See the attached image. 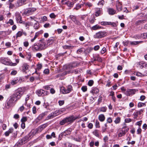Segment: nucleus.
Masks as SVG:
<instances>
[{"mask_svg":"<svg viewBox=\"0 0 147 147\" xmlns=\"http://www.w3.org/2000/svg\"><path fill=\"white\" fill-rule=\"evenodd\" d=\"M141 37L143 38H147L146 33H144L141 34Z\"/></svg>","mask_w":147,"mask_h":147,"instance_id":"nucleus-44","label":"nucleus"},{"mask_svg":"<svg viewBox=\"0 0 147 147\" xmlns=\"http://www.w3.org/2000/svg\"><path fill=\"white\" fill-rule=\"evenodd\" d=\"M24 144H25V143L24 142H23V140L22 139L18 141L17 143L16 144L15 146V147H16L17 146H19L21 145Z\"/></svg>","mask_w":147,"mask_h":147,"instance_id":"nucleus-26","label":"nucleus"},{"mask_svg":"<svg viewBox=\"0 0 147 147\" xmlns=\"http://www.w3.org/2000/svg\"><path fill=\"white\" fill-rule=\"evenodd\" d=\"M39 23L38 22H37L34 24L33 27L35 29H37L39 27Z\"/></svg>","mask_w":147,"mask_h":147,"instance_id":"nucleus-34","label":"nucleus"},{"mask_svg":"<svg viewBox=\"0 0 147 147\" xmlns=\"http://www.w3.org/2000/svg\"><path fill=\"white\" fill-rule=\"evenodd\" d=\"M24 24L25 26L26 27L28 28L29 26L30 25V24L29 23H26L24 21L22 22V23Z\"/></svg>","mask_w":147,"mask_h":147,"instance_id":"nucleus-49","label":"nucleus"},{"mask_svg":"<svg viewBox=\"0 0 147 147\" xmlns=\"http://www.w3.org/2000/svg\"><path fill=\"white\" fill-rule=\"evenodd\" d=\"M123 43L124 45L125 46H127L129 43H130V42L128 41H123Z\"/></svg>","mask_w":147,"mask_h":147,"instance_id":"nucleus-51","label":"nucleus"},{"mask_svg":"<svg viewBox=\"0 0 147 147\" xmlns=\"http://www.w3.org/2000/svg\"><path fill=\"white\" fill-rule=\"evenodd\" d=\"M93 59L94 61H102V59L98 54L94 56Z\"/></svg>","mask_w":147,"mask_h":147,"instance_id":"nucleus-22","label":"nucleus"},{"mask_svg":"<svg viewBox=\"0 0 147 147\" xmlns=\"http://www.w3.org/2000/svg\"><path fill=\"white\" fill-rule=\"evenodd\" d=\"M129 129L127 126H124L122 128L121 131L118 134V137H121L124 135L128 131Z\"/></svg>","mask_w":147,"mask_h":147,"instance_id":"nucleus-10","label":"nucleus"},{"mask_svg":"<svg viewBox=\"0 0 147 147\" xmlns=\"http://www.w3.org/2000/svg\"><path fill=\"white\" fill-rule=\"evenodd\" d=\"M46 48V43L44 39L40 40L39 43L35 44L33 49L36 51H41L45 50Z\"/></svg>","mask_w":147,"mask_h":147,"instance_id":"nucleus-1","label":"nucleus"},{"mask_svg":"<svg viewBox=\"0 0 147 147\" xmlns=\"http://www.w3.org/2000/svg\"><path fill=\"white\" fill-rule=\"evenodd\" d=\"M32 57V55L30 53H28L27 54V58L29 61L30 60V59Z\"/></svg>","mask_w":147,"mask_h":147,"instance_id":"nucleus-43","label":"nucleus"},{"mask_svg":"<svg viewBox=\"0 0 147 147\" xmlns=\"http://www.w3.org/2000/svg\"><path fill=\"white\" fill-rule=\"evenodd\" d=\"M94 82L92 80H90L88 82V84L90 86H91L93 85Z\"/></svg>","mask_w":147,"mask_h":147,"instance_id":"nucleus-53","label":"nucleus"},{"mask_svg":"<svg viewBox=\"0 0 147 147\" xmlns=\"http://www.w3.org/2000/svg\"><path fill=\"white\" fill-rule=\"evenodd\" d=\"M107 110V108L105 107H102L100 108V111L102 112H105Z\"/></svg>","mask_w":147,"mask_h":147,"instance_id":"nucleus-46","label":"nucleus"},{"mask_svg":"<svg viewBox=\"0 0 147 147\" xmlns=\"http://www.w3.org/2000/svg\"><path fill=\"white\" fill-rule=\"evenodd\" d=\"M138 90L135 89H128L125 92V94L127 96H130L134 94Z\"/></svg>","mask_w":147,"mask_h":147,"instance_id":"nucleus-8","label":"nucleus"},{"mask_svg":"<svg viewBox=\"0 0 147 147\" xmlns=\"http://www.w3.org/2000/svg\"><path fill=\"white\" fill-rule=\"evenodd\" d=\"M73 90L71 86L69 85L65 88L64 87H61L60 88V91L63 94H66L70 92Z\"/></svg>","mask_w":147,"mask_h":147,"instance_id":"nucleus-4","label":"nucleus"},{"mask_svg":"<svg viewBox=\"0 0 147 147\" xmlns=\"http://www.w3.org/2000/svg\"><path fill=\"white\" fill-rule=\"evenodd\" d=\"M131 119L130 118H127L125 119V122L126 123H128L131 121Z\"/></svg>","mask_w":147,"mask_h":147,"instance_id":"nucleus-63","label":"nucleus"},{"mask_svg":"<svg viewBox=\"0 0 147 147\" xmlns=\"http://www.w3.org/2000/svg\"><path fill=\"white\" fill-rule=\"evenodd\" d=\"M83 5V4L79 5V4H78L75 8L76 10H78Z\"/></svg>","mask_w":147,"mask_h":147,"instance_id":"nucleus-54","label":"nucleus"},{"mask_svg":"<svg viewBox=\"0 0 147 147\" xmlns=\"http://www.w3.org/2000/svg\"><path fill=\"white\" fill-rule=\"evenodd\" d=\"M100 28H101V27L99 26L98 24L93 26L91 28V29L94 30H96Z\"/></svg>","mask_w":147,"mask_h":147,"instance_id":"nucleus-24","label":"nucleus"},{"mask_svg":"<svg viewBox=\"0 0 147 147\" xmlns=\"http://www.w3.org/2000/svg\"><path fill=\"white\" fill-rule=\"evenodd\" d=\"M27 121V118L26 117H23L21 119L22 123H24Z\"/></svg>","mask_w":147,"mask_h":147,"instance_id":"nucleus-48","label":"nucleus"},{"mask_svg":"<svg viewBox=\"0 0 147 147\" xmlns=\"http://www.w3.org/2000/svg\"><path fill=\"white\" fill-rule=\"evenodd\" d=\"M32 112L34 114H35L36 112V108L35 106H34L32 108Z\"/></svg>","mask_w":147,"mask_h":147,"instance_id":"nucleus-61","label":"nucleus"},{"mask_svg":"<svg viewBox=\"0 0 147 147\" xmlns=\"http://www.w3.org/2000/svg\"><path fill=\"white\" fill-rule=\"evenodd\" d=\"M22 70L23 71L27 73L29 71V65L26 63H24L22 65Z\"/></svg>","mask_w":147,"mask_h":147,"instance_id":"nucleus-15","label":"nucleus"},{"mask_svg":"<svg viewBox=\"0 0 147 147\" xmlns=\"http://www.w3.org/2000/svg\"><path fill=\"white\" fill-rule=\"evenodd\" d=\"M146 22V20H138L136 21L135 23V24L136 25H138L141 24L145 23Z\"/></svg>","mask_w":147,"mask_h":147,"instance_id":"nucleus-21","label":"nucleus"},{"mask_svg":"<svg viewBox=\"0 0 147 147\" xmlns=\"http://www.w3.org/2000/svg\"><path fill=\"white\" fill-rule=\"evenodd\" d=\"M9 7L10 9H13L14 7V5L12 3H9Z\"/></svg>","mask_w":147,"mask_h":147,"instance_id":"nucleus-56","label":"nucleus"},{"mask_svg":"<svg viewBox=\"0 0 147 147\" xmlns=\"http://www.w3.org/2000/svg\"><path fill=\"white\" fill-rule=\"evenodd\" d=\"M57 111H56L53 113H51L46 118V120H48L49 119L53 118L55 117L54 115L57 114Z\"/></svg>","mask_w":147,"mask_h":147,"instance_id":"nucleus-18","label":"nucleus"},{"mask_svg":"<svg viewBox=\"0 0 147 147\" xmlns=\"http://www.w3.org/2000/svg\"><path fill=\"white\" fill-rule=\"evenodd\" d=\"M47 125H48L47 123L44 124L40 126L39 127V129L40 131H41L47 127Z\"/></svg>","mask_w":147,"mask_h":147,"instance_id":"nucleus-27","label":"nucleus"},{"mask_svg":"<svg viewBox=\"0 0 147 147\" xmlns=\"http://www.w3.org/2000/svg\"><path fill=\"white\" fill-rule=\"evenodd\" d=\"M39 34L38 33H36L34 37V38L31 40V41L32 42H33L34 40L36 39L37 37L38 36Z\"/></svg>","mask_w":147,"mask_h":147,"instance_id":"nucleus-39","label":"nucleus"},{"mask_svg":"<svg viewBox=\"0 0 147 147\" xmlns=\"http://www.w3.org/2000/svg\"><path fill=\"white\" fill-rule=\"evenodd\" d=\"M105 4V1L102 0L99 1L98 3V5L100 6H102Z\"/></svg>","mask_w":147,"mask_h":147,"instance_id":"nucleus-41","label":"nucleus"},{"mask_svg":"<svg viewBox=\"0 0 147 147\" xmlns=\"http://www.w3.org/2000/svg\"><path fill=\"white\" fill-rule=\"evenodd\" d=\"M98 119L99 120L101 121H104L105 119V117L103 114H100L98 116Z\"/></svg>","mask_w":147,"mask_h":147,"instance_id":"nucleus-25","label":"nucleus"},{"mask_svg":"<svg viewBox=\"0 0 147 147\" xmlns=\"http://www.w3.org/2000/svg\"><path fill=\"white\" fill-rule=\"evenodd\" d=\"M95 20V17L93 16L92 18L89 19V20L90 23L93 24Z\"/></svg>","mask_w":147,"mask_h":147,"instance_id":"nucleus-40","label":"nucleus"},{"mask_svg":"<svg viewBox=\"0 0 147 147\" xmlns=\"http://www.w3.org/2000/svg\"><path fill=\"white\" fill-rule=\"evenodd\" d=\"M69 18L71 20L74 22L77 20L76 17L72 15H70L69 16Z\"/></svg>","mask_w":147,"mask_h":147,"instance_id":"nucleus-33","label":"nucleus"},{"mask_svg":"<svg viewBox=\"0 0 147 147\" xmlns=\"http://www.w3.org/2000/svg\"><path fill=\"white\" fill-rule=\"evenodd\" d=\"M107 11L109 15H112L116 13V11L112 8H108L107 9Z\"/></svg>","mask_w":147,"mask_h":147,"instance_id":"nucleus-19","label":"nucleus"},{"mask_svg":"<svg viewBox=\"0 0 147 147\" xmlns=\"http://www.w3.org/2000/svg\"><path fill=\"white\" fill-rule=\"evenodd\" d=\"M109 22H102L100 24L102 26L109 25Z\"/></svg>","mask_w":147,"mask_h":147,"instance_id":"nucleus-38","label":"nucleus"},{"mask_svg":"<svg viewBox=\"0 0 147 147\" xmlns=\"http://www.w3.org/2000/svg\"><path fill=\"white\" fill-rule=\"evenodd\" d=\"M45 114L44 113H42L40 114L36 119V122H38L39 121L42 119L45 116Z\"/></svg>","mask_w":147,"mask_h":147,"instance_id":"nucleus-23","label":"nucleus"},{"mask_svg":"<svg viewBox=\"0 0 147 147\" xmlns=\"http://www.w3.org/2000/svg\"><path fill=\"white\" fill-rule=\"evenodd\" d=\"M144 109H141L139 111H138L136 112L137 114L138 115H140L143 112Z\"/></svg>","mask_w":147,"mask_h":147,"instance_id":"nucleus-57","label":"nucleus"},{"mask_svg":"<svg viewBox=\"0 0 147 147\" xmlns=\"http://www.w3.org/2000/svg\"><path fill=\"white\" fill-rule=\"evenodd\" d=\"M24 93V92L23 91L19 88L15 92L11 95L10 97L16 102L18 100L21 98Z\"/></svg>","mask_w":147,"mask_h":147,"instance_id":"nucleus-2","label":"nucleus"},{"mask_svg":"<svg viewBox=\"0 0 147 147\" xmlns=\"http://www.w3.org/2000/svg\"><path fill=\"white\" fill-rule=\"evenodd\" d=\"M30 137V136L28 135L25 136L22 138L23 140V142H24L25 143L27 142L28 141Z\"/></svg>","mask_w":147,"mask_h":147,"instance_id":"nucleus-28","label":"nucleus"},{"mask_svg":"<svg viewBox=\"0 0 147 147\" xmlns=\"http://www.w3.org/2000/svg\"><path fill=\"white\" fill-rule=\"evenodd\" d=\"M110 25L113 27H116L117 26V25L115 23L109 22V25Z\"/></svg>","mask_w":147,"mask_h":147,"instance_id":"nucleus-42","label":"nucleus"},{"mask_svg":"<svg viewBox=\"0 0 147 147\" xmlns=\"http://www.w3.org/2000/svg\"><path fill=\"white\" fill-rule=\"evenodd\" d=\"M116 6L117 10L119 11L121 10L122 4L120 2H117L116 3Z\"/></svg>","mask_w":147,"mask_h":147,"instance_id":"nucleus-20","label":"nucleus"},{"mask_svg":"<svg viewBox=\"0 0 147 147\" xmlns=\"http://www.w3.org/2000/svg\"><path fill=\"white\" fill-rule=\"evenodd\" d=\"M56 16L53 13H52L50 15V17L52 18H55Z\"/></svg>","mask_w":147,"mask_h":147,"instance_id":"nucleus-60","label":"nucleus"},{"mask_svg":"<svg viewBox=\"0 0 147 147\" xmlns=\"http://www.w3.org/2000/svg\"><path fill=\"white\" fill-rule=\"evenodd\" d=\"M78 65V63L76 62H74L69 64L67 66V68L69 69H71L77 67Z\"/></svg>","mask_w":147,"mask_h":147,"instance_id":"nucleus-13","label":"nucleus"},{"mask_svg":"<svg viewBox=\"0 0 147 147\" xmlns=\"http://www.w3.org/2000/svg\"><path fill=\"white\" fill-rule=\"evenodd\" d=\"M107 35L106 32L105 31H99L96 33L94 36L95 38H100L106 36Z\"/></svg>","mask_w":147,"mask_h":147,"instance_id":"nucleus-5","label":"nucleus"},{"mask_svg":"<svg viewBox=\"0 0 147 147\" xmlns=\"http://www.w3.org/2000/svg\"><path fill=\"white\" fill-rule=\"evenodd\" d=\"M16 102L13 100L11 97H9V100L7 101L6 104L5 106L7 108H9L13 106L15 104Z\"/></svg>","mask_w":147,"mask_h":147,"instance_id":"nucleus-6","label":"nucleus"},{"mask_svg":"<svg viewBox=\"0 0 147 147\" xmlns=\"http://www.w3.org/2000/svg\"><path fill=\"white\" fill-rule=\"evenodd\" d=\"M78 73V69H75L74 70H71L69 71V74L74 73L75 74H77Z\"/></svg>","mask_w":147,"mask_h":147,"instance_id":"nucleus-36","label":"nucleus"},{"mask_svg":"<svg viewBox=\"0 0 147 147\" xmlns=\"http://www.w3.org/2000/svg\"><path fill=\"white\" fill-rule=\"evenodd\" d=\"M13 129L12 128L9 129L8 131L5 132V134L6 136H9V134L12 133L13 131Z\"/></svg>","mask_w":147,"mask_h":147,"instance_id":"nucleus-29","label":"nucleus"},{"mask_svg":"<svg viewBox=\"0 0 147 147\" xmlns=\"http://www.w3.org/2000/svg\"><path fill=\"white\" fill-rule=\"evenodd\" d=\"M139 65H141L142 66V67H146V65H147V63L144 62L143 63H141V64H139Z\"/></svg>","mask_w":147,"mask_h":147,"instance_id":"nucleus-50","label":"nucleus"},{"mask_svg":"<svg viewBox=\"0 0 147 147\" xmlns=\"http://www.w3.org/2000/svg\"><path fill=\"white\" fill-rule=\"evenodd\" d=\"M95 16H98L102 14V9L100 8H96L95 9Z\"/></svg>","mask_w":147,"mask_h":147,"instance_id":"nucleus-17","label":"nucleus"},{"mask_svg":"<svg viewBox=\"0 0 147 147\" xmlns=\"http://www.w3.org/2000/svg\"><path fill=\"white\" fill-rule=\"evenodd\" d=\"M93 134L97 137L99 136V131L97 130H94L92 132Z\"/></svg>","mask_w":147,"mask_h":147,"instance_id":"nucleus-32","label":"nucleus"},{"mask_svg":"<svg viewBox=\"0 0 147 147\" xmlns=\"http://www.w3.org/2000/svg\"><path fill=\"white\" fill-rule=\"evenodd\" d=\"M1 62L5 65H11L10 60L7 58H2L1 59Z\"/></svg>","mask_w":147,"mask_h":147,"instance_id":"nucleus-12","label":"nucleus"},{"mask_svg":"<svg viewBox=\"0 0 147 147\" xmlns=\"http://www.w3.org/2000/svg\"><path fill=\"white\" fill-rule=\"evenodd\" d=\"M16 19L18 23H22V18L21 15L19 13H16Z\"/></svg>","mask_w":147,"mask_h":147,"instance_id":"nucleus-16","label":"nucleus"},{"mask_svg":"<svg viewBox=\"0 0 147 147\" xmlns=\"http://www.w3.org/2000/svg\"><path fill=\"white\" fill-rule=\"evenodd\" d=\"M144 106H146V104L145 103L139 102L138 103V107H141Z\"/></svg>","mask_w":147,"mask_h":147,"instance_id":"nucleus-37","label":"nucleus"},{"mask_svg":"<svg viewBox=\"0 0 147 147\" xmlns=\"http://www.w3.org/2000/svg\"><path fill=\"white\" fill-rule=\"evenodd\" d=\"M81 89L83 92H86L87 90V87L85 86H83L82 87Z\"/></svg>","mask_w":147,"mask_h":147,"instance_id":"nucleus-52","label":"nucleus"},{"mask_svg":"<svg viewBox=\"0 0 147 147\" xmlns=\"http://www.w3.org/2000/svg\"><path fill=\"white\" fill-rule=\"evenodd\" d=\"M22 35V32L19 31L16 34V37H20Z\"/></svg>","mask_w":147,"mask_h":147,"instance_id":"nucleus-45","label":"nucleus"},{"mask_svg":"<svg viewBox=\"0 0 147 147\" xmlns=\"http://www.w3.org/2000/svg\"><path fill=\"white\" fill-rule=\"evenodd\" d=\"M41 19L43 21H46L47 20V18L46 16H43L41 17Z\"/></svg>","mask_w":147,"mask_h":147,"instance_id":"nucleus-62","label":"nucleus"},{"mask_svg":"<svg viewBox=\"0 0 147 147\" xmlns=\"http://www.w3.org/2000/svg\"><path fill=\"white\" fill-rule=\"evenodd\" d=\"M36 93L39 96H44L49 94L48 91L42 89L37 90L36 92Z\"/></svg>","mask_w":147,"mask_h":147,"instance_id":"nucleus-9","label":"nucleus"},{"mask_svg":"<svg viewBox=\"0 0 147 147\" xmlns=\"http://www.w3.org/2000/svg\"><path fill=\"white\" fill-rule=\"evenodd\" d=\"M77 118V117H75L74 116L72 115L63 119L59 123L60 125H63L68 122H72L74 121Z\"/></svg>","mask_w":147,"mask_h":147,"instance_id":"nucleus-3","label":"nucleus"},{"mask_svg":"<svg viewBox=\"0 0 147 147\" xmlns=\"http://www.w3.org/2000/svg\"><path fill=\"white\" fill-rule=\"evenodd\" d=\"M121 118L119 117H117L114 122L115 124L119 123L120 122Z\"/></svg>","mask_w":147,"mask_h":147,"instance_id":"nucleus-35","label":"nucleus"},{"mask_svg":"<svg viewBox=\"0 0 147 147\" xmlns=\"http://www.w3.org/2000/svg\"><path fill=\"white\" fill-rule=\"evenodd\" d=\"M135 74L136 76L139 77H142L143 76V75L142 73L138 72H136L135 73Z\"/></svg>","mask_w":147,"mask_h":147,"instance_id":"nucleus-47","label":"nucleus"},{"mask_svg":"<svg viewBox=\"0 0 147 147\" xmlns=\"http://www.w3.org/2000/svg\"><path fill=\"white\" fill-rule=\"evenodd\" d=\"M23 81V79L19 77L14 78L11 82V84L14 85L18 83H20Z\"/></svg>","mask_w":147,"mask_h":147,"instance_id":"nucleus-7","label":"nucleus"},{"mask_svg":"<svg viewBox=\"0 0 147 147\" xmlns=\"http://www.w3.org/2000/svg\"><path fill=\"white\" fill-rule=\"evenodd\" d=\"M71 130L69 129H67L64 132L61 133L59 136V139L60 140L61 139V138L60 139V136L62 137L63 136H65L66 135H69L71 134Z\"/></svg>","mask_w":147,"mask_h":147,"instance_id":"nucleus-14","label":"nucleus"},{"mask_svg":"<svg viewBox=\"0 0 147 147\" xmlns=\"http://www.w3.org/2000/svg\"><path fill=\"white\" fill-rule=\"evenodd\" d=\"M106 48L105 47H103L101 51V53L102 54H103L106 52Z\"/></svg>","mask_w":147,"mask_h":147,"instance_id":"nucleus-55","label":"nucleus"},{"mask_svg":"<svg viewBox=\"0 0 147 147\" xmlns=\"http://www.w3.org/2000/svg\"><path fill=\"white\" fill-rule=\"evenodd\" d=\"M75 47V46H74ZM74 46H71L70 45H64L63 46V47L64 49H72Z\"/></svg>","mask_w":147,"mask_h":147,"instance_id":"nucleus-30","label":"nucleus"},{"mask_svg":"<svg viewBox=\"0 0 147 147\" xmlns=\"http://www.w3.org/2000/svg\"><path fill=\"white\" fill-rule=\"evenodd\" d=\"M36 56L39 58H40L42 57V54L40 53H38L36 54Z\"/></svg>","mask_w":147,"mask_h":147,"instance_id":"nucleus-59","label":"nucleus"},{"mask_svg":"<svg viewBox=\"0 0 147 147\" xmlns=\"http://www.w3.org/2000/svg\"><path fill=\"white\" fill-rule=\"evenodd\" d=\"M36 9L34 8H31L26 9L24 12V14L26 15L31 14L33 12L35 11Z\"/></svg>","mask_w":147,"mask_h":147,"instance_id":"nucleus-11","label":"nucleus"},{"mask_svg":"<svg viewBox=\"0 0 147 147\" xmlns=\"http://www.w3.org/2000/svg\"><path fill=\"white\" fill-rule=\"evenodd\" d=\"M68 7H72L74 5V3L73 2H71L70 1H69L66 4Z\"/></svg>","mask_w":147,"mask_h":147,"instance_id":"nucleus-31","label":"nucleus"},{"mask_svg":"<svg viewBox=\"0 0 147 147\" xmlns=\"http://www.w3.org/2000/svg\"><path fill=\"white\" fill-rule=\"evenodd\" d=\"M7 24H9L11 25H13L14 24V22L12 19H10L7 23Z\"/></svg>","mask_w":147,"mask_h":147,"instance_id":"nucleus-58","label":"nucleus"},{"mask_svg":"<svg viewBox=\"0 0 147 147\" xmlns=\"http://www.w3.org/2000/svg\"><path fill=\"white\" fill-rule=\"evenodd\" d=\"M146 98V97L144 95H142L140 96V100H141L143 101Z\"/></svg>","mask_w":147,"mask_h":147,"instance_id":"nucleus-64","label":"nucleus"}]
</instances>
